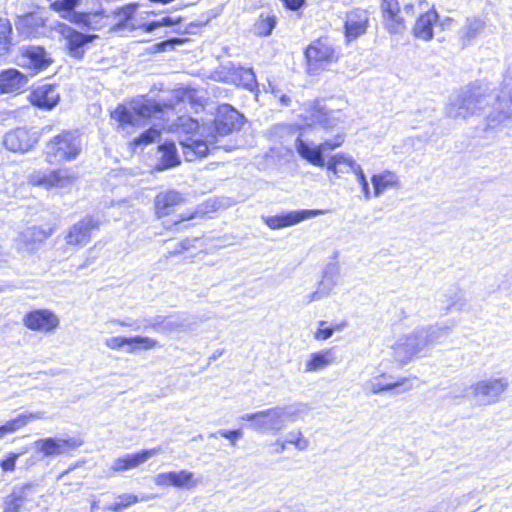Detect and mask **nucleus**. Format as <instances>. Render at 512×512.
<instances>
[{
    "mask_svg": "<svg viewBox=\"0 0 512 512\" xmlns=\"http://www.w3.org/2000/svg\"><path fill=\"white\" fill-rule=\"evenodd\" d=\"M445 113L453 119H467L483 113L487 128H495L506 119H512V88L505 84L497 95L487 88H463L449 98Z\"/></svg>",
    "mask_w": 512,
    "mask_h": 512,
    "instance_id": "nucleus-1",
    "label": "nucleus"
},
{
    "mask_svg": "<svg viewBox=\"0 0 512 512\" xmlns=\"http://www.w3.org/2000/svg\"><path fill=\"white\" fill-rule=\"evenodd\" d=\"M344 137V134H337L333 139L325 140L316 145L312 141L304 140L302 135H299L295 140V149L299 156L308 163L321 168L326 166L329 172L339 177L340 174L354 173V165L360 166L351 156L344 153L333 155L327 163H325L324 153L340 147L344 142Z\"/></svg>",
    "mask_w": 512,
    "mask_h": 512,
    "instance_id": "nucleus-2",
    "label": "nucleus"
},
{
    "mask_svg": "<svg viewBox=\"0 0 512 512\" xmlns=\"http://www.w3.org/2000/svg\"><path fill=\"white\" fill-rule=\"evenodd\" d=\"M456 325L455 321L416 328L400 336L392 346L393 357L400 364H406L419 355L426 347L434 345L446 336Z\"/></svg>",
    "mask_w": 512,
    "mask_h": 512,
    "instance_id": "nucleus-3",
    "label": "nucleus"
},
{
    "mask_svg": "<svg viewBox=\"0 0 512 512\" xmlns=\"http://www.w3.org/2000/svg\"><path fill=\"white\" fill-rule=\"evenodd\" d=\"M306 408L305 405H288L273 407L241 416L243 421L250 422V428L261 433H279L287 422L296 420L297 415Z\"/></svg>",
    "mask_w": 512,
    "mask_h": 512,
    "instance_id": "nucleus-4",
    "label": "nucleus"
},
{
    "mask_svg": "<svg viewBox=\"0 0 512 512\" xmlns=\"http://www.w3.org/2000/svg\"><path fill=\"white\" fill-rule=\"evenodd\" d=\"M166 110H172V106L170 104L161 105L150 99L140 98L133 100L129 107L118 105L111 113V117L124 128L125 126H139L142 120L150 117L160 118Z\"/></svg>",
    "mask_w": 512,
    "mask_h": 512,
    "instance_id": "nucleus-5",
    "label": "nucleus"
},
{
    "mask_svg": "<svg viewBox=\"0 0 512 512\" xmlns=\"http://www.w3.org/2000/svg\"><path fill=\"white\" fill-rule=\"evenodd\" d=\"M82 149V141L77 131H63L46 144L45 157L49 164H59L76 159Z\"/></svg>",
    "mask_w": 512,
    "mask_h": 512,
    "instance_id": "nucleus-6",
    "label": "nucleus"
},
{
    "mask_svg": "<svg viewBox=\"0 0 512 512\" xmlns=\"http://www.w3.org/2000/svg\"><path fill=\"white\" fill-rule=\"evenodd\" d=\"M305 56L307 72L310 75H317L338 61L340 50L331 43L327 36H322L307 47Z\"/></svg>",
    "mask_w": 512,
    "mask_h": 512,
    "instance_id": "nucleus-7",
    "label": "nucleus"
},
{
    "mask_svg": "<svg viewBox=\"0 0 512 512\" xmlns=\"http://www.w3.org/2000/svg\"><path fill=\"white\" fill-rule=\"evenodd\" d=\"M348 115L341 109L335 107L332 101H316L304 112V120L307 125L318 124L326 130L334 129L344 123Z\"/></svg>",
    "mask_w": 512,
    "mask_h": 512,
    "instance_id": "nucleus-8",
    "label": "nucleus"
},
{
    "mask_svg": "<svg viewBox=\"0 0 512 512\" xmlns=\"http://www.w3.org/2000/svg\"><path fill=\"white\" fill-rule=\"evenodd\" d=\"M509 380L506 377H490L471 385L472 395L481 405L498 402L501 395L508 389Z\"/></svg>",
    "mask_w": 512,
    "mask_h": 512,
    "instance_id": "nucleus-9",
    "label": "nucleus"
},
{
    "mask_svg": "<svg viewBox=\"0 0 512 512\" xmlns=\"http://www.w3.org/2000/svg\"><path fill=\"white\" fill-rule=\"evenodd\" d=\"M19 52V65L33 74L45 71L53 63L52 57L42 46L24 45Z\"/></svg>",
    "mask_w": 512,
    "mask_h": 512,
    "instance_id": "nucleus-10",
    "label": "nucleus"
},
{
    "mask_svg": "<svg viewBox=\"0 0 512 512\" xmlns=\"http://www.w3.org/2000/svg\"><path fill=\"white\" fill-rule=\"evenodd\" d=\"M83 444L80 438H54L47 437L38 439L34 442V447L43 454L44 457H54L68 454Z\"/></svg>",
    "mask_w": 512,
    "mask_h": 512,
    "instance_id": "nucleus-11",
    "label": "nucleus"
},
{
    "mask_svg": "<svg viewBox=\"0 0 512 512\" xmlns=\"http://www.w3.org/2000/svg\"><path fill=\"white\" fill-rule=\"evenodd\" d=\"M153 482L158 487H174L178 489L191 490L201 482L195 473L182 469L158 473L154 476Z\"/></svg>",
    "mask_w": 512,
    "mask_h": 512,
    "instance_id": "nucleus-12",
    "label": "nucleus"
},
{
    "mask_svg": "<svg viewBox=\"0 0 512 512\" xmlns=\"http://www.w3.org/2000/svg\"><path fill=\"white\" fill-rule=\"evenodd\" d=\"M76 176L68 168H60L50 172L36 171L29 176V182L34 186L45 188L67 187Z\"/></svg>",
    "mask_w": 512,
    "mask_h": 512,
    "instance_id": "nucleus-13",
    "label": "nucleus"
},
{
    "mask_svg": "<svg viewBox=\"0 0 512 512\" xmlns=\"http://www.w3.org/2000/svg\"><path fill=\"white\" fill-rule=\"evenodd\" d=\"M143 328H151L158 333L170 334L189 330L187 319L180 315H156L142 320Z\"/></svg>",
    "mask_w": 512,
    "mask_h": 512,
    "instance_id": "nucleus-14",
    "label": "nucleus"
},
{
    "mask_svg": "<svg viewBox=\"0 0 512 512\" xmlns=\"http://www.w3.org/2000/svg\"><path fill=\"white\" fill-rule=\"evenodd\" d=\"M324 214L323 210L316 209H304V210H296L289 211L275 216H266L263 217L265 224L273 229H281L289 226H293L298 224L306 219L314 218L316 216Z\"/></svg>",
    "mask_w": 512,
    "mask_h": 512,
    "instance_id": "nucleus-15",
    "label": "nucleus"
},
{
    "mask_svg": "<svg viewBox=\"0 0 512 512\" xmlns=\"http://www.w3.org/2000/svg\"><path fill=\"white\" fill-rule=\"evenodd\" d=\"M244 117L230 105H221L218 107L215 118V130L217 134L224 136L232 131L240 129L243 125Z\"/></svg>",
    "mask_w": 512,
    "mask_h": 512,
    "instance_id": "nucleus-16",
    "label": "nucleus"
},
{
    "mask_svg": "<svg viewBox=\"0 0 512 512\" xmlns=\"http://www.w3.org/2000/svg\"><path fill=\"white\" fill-rule=\"evenodd\" d=\"M38 142L36 133H31L26 128H16L4 136V146L12 152L24 153L29 151Z\"/></svg>",
    "mask_w": 512,
    "mask_h": 512,
    "instance_id": "nucleus-17",
    "label": "nucleus"
},
{
    "mask_svg": "<svg viewBox=\"0 0 512 512\" xmlns=\"http://www.w3.org/2000/svg\"><path fill=\"white\" fill-rule=\"evenodd\" d=\"M105 345L112 350H118L128 346L127 353H136L140 350H150L158 346V341L144 336H134V337H121V336H112L105 340Z\"/></svg>",
    "mask_w": 512,
    "mask_h": 512,
    "instance_id": "nucleus-18",
    "label": "nucleus"
},
{
    "mask_svg": "<svg viewBox=\"0 0 512 512\" xmlns=\"http://www.w3.org/2000/svg\"><path fill=\"white\" fill-rule=\"evenodd\" d=\"M99 223L91 216H86L68 231L65 239L68 245L84 246L90 241V233L93 229L98 228Z\"/></svg>",
    "mask_w": 512,
    "mask_h": 512,
    "instance_id": "nucleus-19",
    "label": "nucleus"
},
{
    "mask_svg": "<svg viewBox=\"0 0 512 512\" xmlns=\"http://www.w3.org/2000/svg\"><path fill=\"white\" fill-rule=\"evenodd\" d=\"M52 234V230L31 226L23 230L16 239V246L19 251L33 252L38 245L45 241Z\"/></svg>",
    "mask_w": 512,
    "mask_h": 512,
    "instance_id": "nucleus-20",
    "label": "nucleus"
},
{
    "mask_svg": "<svg viewBox=\"0 0 512 512\" xmlns=\"http://www.w3.org/2000/svg\"><path fill=\"white\" fill-rule=\"evenodd\" d=\"M24 324L31 330L50 332L59 325V320L49 310H35L25 316Z\"/></svg>",
    "mask_w": 512,
    "mask_h": 512,
    "instance_id": "nucleus-21",
    "label": "nucleus"
},
{
    "mask_svg": "<svg viewBox=\"0 0 512 512\" xmlns=\"http://www.w3.org/2000/svg\"><path fill=\"white\" fill-rule=\"evenodd\" d=\"M160 447L145 449L134 454H125L122 457L116 458L111 466L114 472H123L145 463L149 458L156 455L160 451Z\"/></svg>",
    "mask_w": 512,
    "mask_h": 512,
    "instance_id": "nucleus-22",
    "label": "nucleus"
},
{
    "mask_svg": "<svg viewBox=\"0 0 512 512\" xmlns=\"http://www.w3.org/2000/svg\"><path fill=\"white\" fill-rule=\"evenodd\" d=\"M60 100V94L57 87L51 84H45L37 87L30 95L31 103L44 110L53 109Z\"/></svg>",
    "mask_w": 512,
    "mask_h": 512,
    "instance_id": "nucleus-23",
    "label": "nucleus"
},
{
    "mask_svg": "<svg viewBox=\"0 0 512 512\" xmlns=\"http://www.w3.org/2000/svg\"><path fill=\"white\" fill-rule=\"evenodd\" d=\"M366 385L372 394H379L381 392L394 390L400 387H404L401 392L412 388V385L409 384L408 378L402 377L393 381L392 376L385 373L372 378L366 383ZM397 393H400V391Z\"/></svg>",
    "mask_w": 512,
    "mask_h": 512,
    "instance_id": "nucleus-24",
    "label": "nucleus"
},
{
    "mask_svg": "<svg viewBox=\"0 0 512 512\" xmlns=\"http://www.w3.org/2000/svg\"><path fill=\"white\" fill-rule=\"evenodd\" d=\"M186 161H194L205 157L211 150L217 149L212 141H203L198 138L188 137L180 142Z\"/></svg>",
    "mask_w": 512,
    "mask_h": 512,
    "instance_id": "nucleus-25",
    "label": "nucleus"
},
{
    "mask_svg": "<svg viewBox=\"0 0 512 512\" xmlns=\"http://www.w3.org/2000/svg\"><path fill=\"white\" fill-rule=\"evenodd\" d=\"M183 201L184 197L182 194L175 190H166L158 193L154 200L156 215L159 218L169 215Z\"/></svg>",
    "mask_w": 512,
    "mask_h": 512,
    "instance_id": "nucleus-26",
    "label": "nucleus"
},
{
    "mask_svg": "<svg viewBox=\"0 0 512 512\" xmlns=\"http://www.w3.org/2000/svg\"><path fill=\"white\" fill-rule=\"evenodd\" d=\"M78 2L79 0H56L51 4V7L57 12H63L64 18L69 17V19L75 23L83 24L88 28L96 29V27L91 26V20L92 18L97 17L96 14H78L73 11Z\"/></svg>",
    "mask_w": 512,
    "mask_h": 512,
    "instance_id": "nucleus-27",
    "label": "nucleus"
},
{
    "mask_svg": "<svg viewBox=\"0 0 512 512\" xmlns=\"http://www.w3.org/2000/svg\"><path fill=\"white\" fill-rule=\"evenodd\" d=\"M381 10L385 27L390 32H399L404 29V22L400 16L398 0H381Z\"/></svg>",
    "mask_w": 512,
    "mask_h": 512,
    "instance_id": "nucleus-28",
    "label": "nucleus"
},
{
    "mask_svg": "<svg viewBox=\"0 0 512 512\" xmlns=\"http://www.w3.org/2000/svg\"><path fill=\"white\" fill-rule=\"evenodd\" d=\"M27 82V77L17 69H8L0 73V89L3 93L20 91Z\"/></svg>",
    "mask_w": 512,
    "mask_h": 512,
    "instance_id": "nucleus-29",
    "label": "nucleus"
},
{
    "mask_svg": "<svg viewBox=\"0 0 512 512\" xmlns=\"http://www.w3.org/2000/svg\"><path fill=\"white\" fill-rule=\"evenodd\" d=\"M336 362V355L333 348L323 349L311 353L305 362V372H316L323 370Z\"/></svg>",
    "mask_w": 512,
    "mask_h": 512,
    "instance_id": "nucleus-30",
    "label": "nucleus"
},
{
    "mask_svg": "<svg viewBox=\"0 0 512 512\" xmlns=\"http://www.w3.org/2000/svg\"><path fill=\"white\" fill-rule=\"evenodd\" d=\"M96 37V34H68L65 44L68 54L73 58L82 59L85 53V46Z\"/></svg>",
    "mask_w": 512,
    "mask_h": 512,
    "instance_id": "nucleus-31",
    "label": "nucleus"
},
{
    "mask_svg": "<svg viewBox=\"0 0 512 512\" xmlns=\"http://www.w3.org/2000/svg\"><path fill=\"white\" fill-rule=\"evenodd\" d=\"M161 154L156 166L158 171L167 170L180 164V158L177 154L176 146L173 142H165L158 148Z\"/></svg>",
    "mask_w": 512,
    "mask_h": 512,
    "instance_id": "nucleus-32",
    "label": "nucleus"
},
{
    "mask_svg": "<svg viewBox=\"0 0 512 512\" xmlns=\"http://www.w3.org/2000/svg\"><path fill=\"white\" fill-rule=\"evenodd\" d=\"M340 279V266L336 262L325 265L318 287L329 296Z\"/></svg>",
    "mask_w": 512,
    "mask_h": 512,
    "instance_id": "nucleus-33",
    "label": "nucleus"
},
{
    "mask_svg": "<svg viewBox=\"0 0 512 512\" xmlns=\"http://www.w3.org/2000/svg\"><path fill=\"white\" fill-rule=\"evenodd\" d=\"M371 182L373 184L374 195L376 197L380 196L387 189L400 187L398 176L391 171H384L382 173L373 175Z\"/></svg>",
    "mask_w": 512,
    "mask_h": 512,
    "instance_id": "nucleus-34",
    "label": "nucleus"
},
{
    "mask_svg": "<svg viewBox=\"0 0 512 512\" xmlns=\"http://www.w3.org/2000/svg\"><path fill=\"white\" fill-rule=\"evenodd\" d=\"M367 26V11L356 9L347 13L345 20V32H365Z\"/></svg>",
    "mask_w": 512,
    "mask_h": 512,
    "instance_id": "nucleus-35",
    "label": "nucleus"
},
{
    "mask_svg": "<svg viewBox=\"0 0 512 512\" xmlns=\"http://www.w3.org/2000/svg\"><path fill=\"white\" fill-rule=\"evenodd\" d=\"M137 9L136 4H128L114 11V29H135L132 17Z\"/></svg>",
    "mask_w": 512,
    "mask_h": 512,
    "instance_id": "nucleus-36",
    "label": "nucleus"
},
{
    "mask_svg": "<svg viewBox=\"0 0 512 512\" xmlns=\"http://www.w3.org/2000/svg\"><path fill=\"white\" fill-rule=\"evenodd\" d=\"M437 20L438 13L436 10H429L417 19L413 32H433V27Z\"/></svg>",
    "mask_w": 512,
    "mask_h": 512,
    "instance_id": "nucleus-37",
    "label": "nucleus"
},
{
    "mask_svg": "<svg viewBox=\"0 0 512 512\" xmlns=\"http://www.w3.org/2000/svg\"><path fill=\"white\" fill-rule=\"evenodd\" d=\"M233 81H238V84L249 90H252L257 84L256 77L252 69H246L242 67L235 68L233 73Z\"/></svg>",
    "mask_w": 512,
    "mask_h": 512,
    "instance_id": "nucleus-38",
    "label": "nucleus"
},
{
    "mask_svg": "<svg viewBox=\"0 0 512 512\" xmlns=\"http://www.w3.org/2000/svg\"><path fill=\"white\" fill-rule=\"evenodd\" d=\"M318 325V329L314 332V338L318 341H325L331 338L335 331L342 330L346 326V323L343 322L329 327L326 321L321 320L318 322Z\"/></svg>",
    "mask_w": 512,
    "mask_h": 512,
    "instance_id": "nucleus-39",
    "label": "nucleus"
},
{
    "mask_svg": "<svg viewBox=\"0 0 512 512\" xmlns=\"http://www.w3.org/2000/svg\"><path fill=\"white\" fill-rule=\"evenodd\" d=\"M46 417V413L44 411H36V412H29V413H22L18 415L16 418L11 419L14 423V426L17 430H19L22 427H25L28 423L35 421V420H41Z\"/></svg>",
    "mask_w": 512,
    "mask_h": 512,
    "instance_id": "nucleus-40",
    "label": "nucleus"
},
{
    "mask_svg": "<svg viewBox=\"0 0 512 512\" xmlns=\"http://www.w3.org/2000/svg\"><path fill=\"white\" fill-rule=\"evenodd\" d=\"M27 449L15 453V452H8L4 455L3 458L0 459V468L3 472H13L16 467V462L18 458L23 455Z\"/></svg>",
    "mask_w": 512,
    "mask_h": 512,
    "instance_id": "nucleus-41",
    "label": "nucleus"
},
{
    "mask_svg": "<svg viewBox=\"0 0 512 512\" xmlns=\"http://www.w3.org/2000/svg\"><path fill=\"white\" fill-rule=\"evenodd\" d=\"M286 442L292 444L299 451H304L309 447V440L303 437L301 431H291L286 436Z\"/></svg>",
    "mask_w": 512,
    "mask_h": 512,
    "instance_id": "nucleus-42",
    "label": "nucleus"
},
{
    "mask_svg": "<svg viewBox=\"0 0 512 512\" xmlns=\"http://www.w3.org/2000/svg\"><path fill=\"white\" fill-rule=\"evenodd\" d=\"M354 168V174L356 175L357 181L360 184L363 192V196L366 200L370 199L371 192L369 188L368 181L366 179V176L361 168V166H353Z\"/></svg>",
    "mask_w": 512,
    "mask_h": 512,
    "instance_id": "nucleus-43",
    "label": "nucleus"
},
{
    "mask_svg": "<svg viewBox=\"0 0 512 512\" xmlns=\"http://www.w3.org/2000/svg\"><path fill=\"white\" fill-rule=\"evenodd\" d=\"M161 131L155 127L148 129L143 132L139 138L135 139L136 144H149L154 142L157 138L160 137Z\"/></svg>",
    "mask_w": 512,
    "mask_h": 512,
    "instance_id": "nucleus-44",
    "label": "nucleus"
},
{
    "mask_svg": "<svg viewBox=\"0 0 512 512\" xmlns=\"http://www.w3.org/2000/svg\"><path fill=\"white\" fill-rule=\"evenodd\" d=\"M217 435H220L226 439H228L232 445H235V443L242 438L243 433L240 429L237 430H219L215 433H210L209 437H217Z\"/></svg>",
    "mask_w": 512,
    "mask_h": 512,
    "instance_id": "nucleus-45",
    "label": "nucleus"
},
{
    "mask_svg": "<svg viewBox=\"0 0 512 512\" xmlns=\"http://www.w3.org/2000/svg\"><path fill=\"white\" fill-rule=\"evenodd\" d=\"M184 43L183 39L180 38H172L166 41H162L158 44L153 45V52H162L166 50H173L175 46L181 45Z\"/></svg>",
    "mask_w": 512,
    "mask_h": 512,
    "instance_id": "nucleus-46",
    "label": "nucleus"
},
{
    "mask_svg": "<svg viewBox=\"0 0 512 512\" xmlns=\"http://www.w3.org/2000/svg\"><path fill=\"white\" fill-rule=\"evenodd\" d=\"M117 501L118 503L120 504V506L122 507V509L124 508H127L129 506H131L132 504H135L139 501H144L146 498H141L139 499L138 496L134 495V494H122V495H119L117 498Z\"/></svg>",
    "mask_w": 512,
    "mask_h": 512,
    "instance_id": "nucleus-47",
    "label": "nucleus"
},
{
    "mask_svg": "<svg viewBox=\"0 0 512 512\" xmlns=\"http://www.w3.org/2000/svg\"><path fill=\"white\" fill-rule=\"evenodd\" d=\"M13 34H0V56L6 54L14 45Z\"/></svg>",
    "mask_w": 512,
    "mask_h": 512,
    "instance_id": "nucleus-48",
    "label": "nucleus"
},
{
    "mask_svg": "<svg viewBox=\"0 0 512 512\" xmlns=\"http://www.w3.org/2000/svg\"><path fill=\"white\" fill-rule=\"evenodd\" d=\"M276 26V18L273 15L261 16L260 28L263 32H272Z\"/></svg>",
    "mask_w": 512,
    "mask_h": 512,
    "instance_id": "nucleus-49",
    "label": "nucleus"
},
{
    "mask_svg": "<svg viewBox=\"0 0 512 512\" xmlns=\"http://www.w3.org/2000/svg\"><path fill=\"white\" fill-rule=\"evenodd\" d=\"M324 297H327V295L318 287L314 292L309 293L304 297V303L310 304L311 302L318 301Z\"/></svg>",
    "mask_w": 512,
    "mask_h": 512,
    "instance_id": "nucleus-50",
    "label": "nucleus"
},
{
    "mask_svg": "<svg viewBox=\"0 0 512 512\" xmlns=\"http://www.w3.org/2000/svg\"><path fill=\"white\" fill-rule=\"evenodd\" d=\"M469 27L467 32H478L485 28V22L480 18L468 19Z\"/></svg>",
    "mask_w": 512,
    "mask_h": 512,
    "instance_id": "nucleus-51",
    "label": "nucleus"
},
{
    "mask_svg": "<svg viewBox=\"0 0 512 512\" xmlns=\"http://www.w3.org/2000/svg\"><path fill=\"white\" fill-rule=\"evenodd\" d=\"M281 2L287 9L295 11L303 6L305 0H281Z\"/></svg>",
    "mask_w": 512,
    "mask_h": 512,
    "instance_id": "nucleus-52",
    "label": "nucleus"
},
{
    "mask_svg": "<svg viewBox=\"0 0 512 512\" xmlns=\"http://www.w3.org/2000/svg\"><path fill=\"white\" fill-rule=\"evenodd\" d=\"M17 431L16 427L12 420L7 421L4 425L0 426V436L4 438V436L8 433H13Z\"/></svg>",
    "mask_w": 512,
    "mask_h": 512,
    "instance_id": "nucleus-53",
    "label": "nucleus"
},
{
    "mask_svg": "<svg viewBox=\"0 0 512 512\" xmlns=\"http://www.w3.org/2000/svg\"><path fill=\"white\" fill-rule=\"evenodd\" d=\"M12 27L10 25V22L6 18L0 17V32H11Z\"/></svg>",
    "mask_w": 512,
    "mask_h": 512,
    "instance_id": "nucleus-54",
    "label": "nucleus"
},
{
    "mask_svg": "<svg viewBox=\"0 0 512 512\" xmlns=\"http://www.w3.org/2000/svg\"><path fill=\"white\" fill-rule=\"evenodd\" d=\"M286 440L285 441H282V440H277L276 443H275V446H276V452L277 453H282L285 451L286 449Z\"/></svg>",
    "mask_w": 512,
    "mask_h": 512,
    "instance_id": "nucleus-55",
    "label": "nucleus"
},
{
    "mask_svg": "<svg viewBox=\"0 0 512 512\" xmlns=\"http://www.w3.org/2000/svg\"><path fill=\"white\" fill-rule=\"evenodd\" d=\"M106 509L110 510V511H113V512H119L120 510H122V507L120 506V504L116 500L114 503L107 505Z\"/></svg>",
    "mask_w": 512,
    "mask_h": 512,
    "instance_id": "nucleus-56",
    "label": "nucleus"
},
{
    "mask_svg": "<svg viewBox=\"0 0 512 512\" xmlns=\"http://www.w3.org/2000/svg\"><path fill=\"white\" fill-rule=\"evenodd\" d=\"M171 23V19L169 17H163L161 22H152L150 24V28H156L159 24L168 25Z\"/></svg>",
    "mask_w": 512,
    "mask_h": 512,
    "instance_id": "nucleus-57",
    "label": "nucleus"
},
{
    "mask_svg": "<svg viewBox=\"0 0 512 512\" xmlns=\"http://www.w3.org/2000/svg\"><path fill=\"white\" fill-rule=\"evenodd\" d=\"M118 324L121 325V326H124V327H131L133 328L134 330H138L140 329V326H137L135 327V323L134 322H131V321H128V320H124V321H118Z\"/></svg>",
    "mask_w": 512,
    "mask_h": 512,
    "instance_id": "nucleus-58",
    "label": "nucleus"
},
{
    "mask_svg": "<svg viewBox=\"0 0 512 512\" xmlns=\"http://www.w3.org/2000/svg\"><path fill=\"white\" fill-rule=\"evenodd\" d=\"M182 250H187L191 246V241L189 239H185L179 243Z\"/></svg>",
    "mask_w": 512,
    "mask_h": 512,
    "instance_id": "nucleus-59",
    "label": "nucleus"
},
{
    "mask_svg": "<svg viewBox=\"0 0 512 512\" xmlns=\"http://www.w3.org/2000/svg\"><path fill=\"white\" fill-rule=\"evenodd\" d=\"M415 36H421L425 41H429L433 37V34H415Z\"/></svg>",
    "mask_w": 512,
    "mask_h": 512,
    "instance_id": "nucleus-60",
    "label": "nucleus"
},
{
    "mask_svg": "<svg viewBox=\"0 0 512 512\" xmlns=\"http://www.w3.org/2000/svg\"><path fill=\"white\" fill-rule=\"evenodd\" d=\"M280 101L284 104V105H289V102H290V98L286 95H282L280 97Z\"/></svg>",
    "mask_w": 512,
    "mask_h": 512,
    "instance_id": "nucleus-61",
    "label": "nucleus"
},
{
    "mask_svg": "<svg viewBox=\"0 0 512 512\" xmlns=\"http://www.w3.org/2000/svg\"><path fill=\"white\" fill-rule=\"evenodd\" d=\"M359 34L357 33H354V34H346L347 36V41H351L352 39H355Z\"/></svg>",
    "mask_w": 512,
    "mask_h": 512,
    "instance_id": "nucleus-62",
    "label": "nucleus"
},
{
    "mask_svg": "<svg viewBox=\"0 0 512 512\" xmlns=\"http://www.w3.org/2000/svg\"><path fill=\"white\" fill-rule=\"evenodd\" d=\"M67 32H73V33H76L77 31H76V30L69 29Z\"/></svg>",
    "mask_w": 512,
    "mask_h": 512,
    "instance_id": "nucleus-63",
    "label": "nucleus"
}]
</instances>
